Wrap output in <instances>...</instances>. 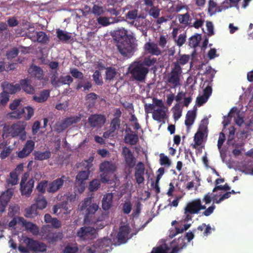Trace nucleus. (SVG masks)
<instances>
[{"instance_id": "nucleus-1", "label": "nucleus", "mask_w": 253, "mask_h": 253, "mask_svg": "<svg viewBox=\"0 0 253 253\" xmlns=\"http://www.w3.org/2000/svg\"><path fill=\"white\" fill-rule=\"evenodd\" d=\"M111 36L116 42V45L120 53L124 57H129L134 52L136 44L134 37L127 34V31L122 28L114 30Z\"/></svg>"}, {"instance_id": "nucleus-2", "label": "nucleus", "mask_w": 253, "mask_h": 253, "mask_svg": "<svg viewBox=\"0 0 253 253\" xmlns=\"http://www.w3.org/2000/svg\"><path fill=\"white\" fill-rule=\"evenodd\" d=\"M27 123L24 121H18L11 126H5L3 128L2 136L12 138L19 136L20 140L24 141L26 139L25 131Z\"/></svg>"}, {"instance_id": "nucleus-3", "label": "nucleus", "mask_w": 253, "mask_h": 253, "mask_svg": "<svg viewBox=\"0 0 253 253\" xmlns=\"http://www.w3.org/2000/svg\"><path fill=\"white\" fill-rule=\"evenodd\" d=\"M23 242L26 247L20 245L18 247V250L21 253H29L30 251L43 253L46 251L47 246L42 242L27 237L24 239Z\"/></svg>"}, {"instance_id": "nucleus-4", "label": "nucleus", "mask_w": 253, "mask_h": 253, "mask_svg": "<svg viewBox=\"0 0 253 253\" xmlns=\"http://www.w3.org/2000/svg\"><path fill=\"white\" fill-rule=\"evenodd\" d=\"M205 205L202 204L200 199H196L191 202H188L184 209L183 220L184 222H188L191 220L193 218V214H198L202 210L206 209Z\"/></svg>"}, {"instance_id": "nucleus-5", "label": "nucleus", "mask_w": 253, "mask_h": 253, "mask_svg": "<svg viewBox=\"0 0 253 253\" xmlns=\"http://www.w3.org/2000/svg\"><path fill=\"white\" fill-rule=\"evenodd\" d=\"M182 68L178 64H176L168 73L166 78V83L170 88H176L181 85L180 77Z\"/></svg>"}, {"instance_id": "nucleus-6", "label": "nucleus", "mask_w": 253, "mask_h": 253, "mask_svg": "<svg viewBox=\"0 0 253 253\" xmlns=\"http://www.w3.org/2000/svg\"><path fill=\"white\" fill-rule=\"evenodd\" d=\"M111 240L108 238L97 240L91 247L87 249V253H107L109 251Z\"/></svg>"}, {"instance_id": "nucleus-7", "label": "nucleus", "mask_w": 253, "mask_h": 253, "mask_svg": "<svg viewBox=\"0 0 253 253\" xmlns=\"http://www.w3.org/2000/svg\"><path fill=\"white\" fill-rule=\"evenodd\" d=\"M130 69V73L132 77L138 81H142L148 73V68L141 63L134 64Z\"/></svg>"}, {"instance_id": "nucleus-8", "label": "nucleus", "mask_w": 253, "mask_h": 253, "mask_svg": "<svg viewBox=\"0 0 253 253\" xmlns=\"http://www.w3.org/2000/svg\"><path fill=\"white\" fill-rule=\"evenodd\" d=\"M41 235L43 239L50 244L56 243L63 238L62 233L51 232V228L48 225L44 226L42 228Z\"/></svg>"}, {"instance_id": "nucleus-9", "label": "nucleus", "mask_w": 253, "mask_h": 253, "mask_svg": "<svg viewBox=\"0 0 253 253\" xmlns=\"http://www.w3.org/2000/svg\"><path fill=\"white\" fill-rule=\"evenodd\" d=\"M77 235L83 240H90L96 238L97 233L94 227L84 226L79 229Z\"/></svg>"}, {"instance_id": "nucleus-10", "label": "nucleus", "mask_w": 253, "mask_h": 253, "mask_svg": "<svg viewBox=\"0 0 253 253\" xmlns=\"http://www.w3.org/2000/svg\"><path fill=\"white\" fill-rule=\"evenodd\" d=\"M23 170V165L22 163L19 164L16 168L9 173V176L6 180L7 186H14L18 183L19 175Z\"/></svg>"}, {"instance_id": "nucleus-11", "label": "nucleus", "mask_w": 253, "mask_h": 253, "mask_svg": "<svg viewBox=\"0 0 253 253\" xmlns=\"http://www.w3.org/2000/svg\"><path fill=\"white\" fill-rule=\"evenodd\" d=\"M99 168L100 171L103 172V173L101 175V181L104 183L108 182L109 178L107 176V173L115 171V166L111 162L105 161L100 164Z\"/></svg>"}, {"instance_id": "nucleus-12", "label": "nucleus", "mask_w": 253, "mask_h": 253, "mask_svg": "<svg viewBox=\"0 0 253 253\" xmlns=\"http://www.w3.org/2000/svg\"><path fill=\"white\" fill-rule=\"evenodd\" d=\"M13 193L14 189L9 188L5 191L2 192L0 196V215L5 211V208L13 196Z\"/></svg>"}, {"instance_id": "nucleus-13", "label": "nucleus", "mask_w": 253, "mask_h": 253, "mask_svg": "<svg viewBox=\"0 0 253 253\" xmlns=\"http://www.w3.org/2000/svg\"><path fill=\"white\" fill-rule=\"evenodd\" d=\"M106 119L101 114H92L88 118V123L90 127H101L106 122Z\"/></svg>"}, {"instance_id": "nucleus-14", "label": "nucleus", "mask_w": 253, "mask_h": 253, "mask_svg": "<svg viewBox=\"0 0 253 253\" xmlns=\"http://www.w3.org/2000/svg\"><path fill=\"white\" fill-rule=\"evenodd\" d=\"M122 153L124 158L126 165L129 168H133L135 165L136 159L129 148L126 146L123 147Z\"/></svg>"}, {"instance_id": "nucleus-15", "label": "nucleus", "mask_w": 253, "mask_h": 253, "mask_svg": "<svg viewBox=\"0 0 253 253\" xmlns=\"http://www.w3.org/2000/svg\"><path fill=\"white\" fill-rule=\"evenodd\" d=\"M98 209L99 207L96 204H92L87 208L85 211L84 223L89 224L94 222V214Z\"/></svg>"}, {"instance_id": "nucleus-16", "label": "nucleus", "mask_w": 253, "mask_h": 253, "mask_svg": "<svg viewBox=\"0 0 253 253\" xmlns=\"http://www.w3.org/2000/svg\"><path fill=\"white\" fill-rule=\"evenodd\" d=\"M145 167L142 162H139L135 168L134 177L137 183L142 184L144 181Z\"/></svg>"}, {"instance_id": "nucleus-17", "label": "nucleus", "mask_w": 253, "mask_h": 253, "mask_svg": "<svg viewBox=\"0 0 253 253\" xmlns=\"http://www.w3.org/2000/svg\"><path fill=\"white\" fill-rule=\"evenodd\" d=\"M35 147V142L32 140H28L24 145L22 150L18 153V157L24 158L28 156L33 151Z\"/></svg>"}, {"instance_id": "nucleus-18", "label": "nucleus", "mask_w": 253, "mask_h": 253, "mask_svg": "<svg viewBox=\"0 0 253 253\" xmlns=\"http://www.w3.org/2000/svg\"><path fill=\"white\" fill-rule=\"evenodd\" d=\"M63 178H65L64 176H63L61 178H57L49 183L47 189V192L54 193L60 189L64 184V180L63 179Z\"/></svg>"}, {"instance_id": "nucleus-19", "label": "nucleus", "mask_w": 253, "mask_h": 253, "mask_svg": "<svg viewBox=\"0 0 253 253\" xmlns=\"http://www.w3.org/2000/svg\"><path fill=\"white\" fill-rule=\"evenodd\" d=\"M34 183V180L31 178L26 184H21L20 191L22 195L25 196L26 197H29L32 192Z\"/></svg>"}, {"instance_id": "nucleus-20", "label": "nucleus", "mask_w": 253, "mask_h": 253, "mask_svg": "<svg viewBox=\"0 0 253 253\" xmlns=\"http://www.w3.org/2000/svg\"><path fill=\"white\" fill-rule=\"evenodd\" d=\"M145 50L152 55L158 56L162 54V51L157 44L154 42H147L144 46Z\"/></svg>"}, {"instance_id": "nucleus-21", "label": "nucleus", "mask_w": 253, "mask_h": 253, "mask_svg": "<svg viewBox=\"0 0 253 253\" xmlns=\"http://www.w3.org/2000/svg\"><path fill=\"white\" fill-rule=\"evenodd\" d=\"M28 73L31 76L35 77L39 80L43 79V71L42 69L36 65H32L28 69Z\"/></svg>"}, {"instance_id": "nucleus-22", "label": "nucleus", "mask_w": 253, "mask_h": 253, "mask_svg": "<svg viewBox=\"0 0 253 253\" xmlns=\"http://www.w3.org/2000/svg\"><path fill=\"white\" fill-rule=\"evenodd\" d=\"M129 232V227L127 226H121L117 234L118 241L122 244L125 243L127 241Z\"/></svg>"}, {"instance_id": "nucleus-23", "label": "nucleus", "mask_w": 253, "mask_h": 253, "mask_svg": "<svg viewBox=\"0 0 253 253\" xmlns=\"http://www.w3.org/2000/svg\"><path fill=\"white\" fill-rule=\"evenodd\" d=\"M113 195L112 193L105 194L102 200V208L104 211L110 210L113 206Z\"/></svg>"}, {"instance_id": "nucleus-24", "label": "nucleus", "mask_w": 253, "mask_h": 253, "mask_svg": "<svg viewBox=\"0 0 253 253\" xmlns=\"http://www.w3.org/2000/svg\"><path fill=\"white\" fill-rule=\"evenodd\" d=\"M106 11V7L99 3L94 4L90 9L91 13L93 14L96 18L104 15Z\"/></svg>"}, {"instance_id": "nucleus-25", "label": "nucleus", "mask_w": 253, "mask_h": 253, "mask_svg": "<svg viewBox=\"0 0 253 253\" xmlns=\"http://www.w3.org/2000/svg\"><path fill=\"white\" fill-rule=\"evenodd\" d=\"M56 34L59 41L62 42H68L69 41H73V38L71 36V34L67 32L64 31L60 29H57L56 30Z\"/></svg>"}, {"instance_id": "nucleus-26", "label": "nucleus", "mask_w": 253, "mask_h": 253, "mask_svg": "<svg viewBox=\"0 0 253 253\" xmlns=\"http://www.w3.org/2000/svg\"><path fill=\"white\" fill-rule=\"evenodd\" d=\"M174 246L170 253H177L186 246L185 237L183 236L180 237L176 240H174Z\"/></svg>"}, {"instance_id": "nucleus-27", "label": "nucleus", "mask_w": 253, "mask_h": 253, "mask_svg": "<svg viewBox=\"0 0 253 253\" xmlns=\"http://www.w3.org/2000/svg\"><path fill=\"white\" fill-rule=\"evenodd\" d=\"M20 87L26 93L33 94L35 92L34 87L31 84L30 81L28 79H22L20 81Z\"/></svg>"}, {"instance_id": "nucleus-28", "label": "nucleus", "mask_w": 253, "mask_h": 253, "mask_svg": "<svg viewBox=\"0 0 253 253\" xmlns=\"http://www.w3.org/2000/svg\"><path fill=\"white\" fill-rule=\"evenodd\" d=\"M3 91L8 94H13L21 90L20 84H16L13 85L12 84L5 83L2 85Z\"/></svg>"}, {"instance_id": "nucleus-29", "label": "nucleus", "mask_w": 253, "mask_h": 253, "mask_svg": "<svg viewBox=\"0 0 253 253\" xmlns=\"http://www.w3.org/2000/svg\"><path fill=\"white\" fill-rule=\"evenodd\" d=\"M34 159L36 161H43L49 159L51 156V153L49 150L44 152L35 151L33 153Z\"/></svg>"}, {"instance_id": "nucleus-30", "label": "nucleus", "mask_w": 253, "mask_h": 253, "mask_svg": "<svg viewBox=\"0 0 253 253\" xmlns=\"http://www.w3.org/2000/svg\"><path fill=\"white\" fill-rule=\"evenodd\" d=\"M178 21L180 24H183L186 26L192 27L191 21L192 18L188 12L183 14L178 15Z\"/></svg>"}, {"instance_id": "nucleus-31", "label": "nucleus", "mask_w": 253, "mask_h": 253, "mask_svg": "<svg viewBox=\"0 0 253 253\" xmlns=\"http://www.w3.org/2000/svg\"><path fill=\"white\" fill-rule=\"evenodd\" d=\"M25 113L24 108H19L13 112L8 113L7 114V117L10 119H19L21 118Z\"/></svg>"}, {"instance_id": "nucleus-32", "label": "nucleus", "mask_w": 253, "mask_h": 253, "mask_svg": "<svg viewBox=\"0 0 253 253\" xmlns=\"http://www.w3.org/2000/svg\"><path fill=\"white\" fill-rule=\"evenodd\" d=\"M49 96V91L48 90H43L41 91L39 96L34 95L33 99L38 103H42L46 101Z\"/></svg>"}, {"instance_id": "nucleus-33", "label": "nucleus", "mask_w": 253, "mask_h": 253, "mask_svg": "<svg viewBox=\"0 0 253 253\" xmlns=\"http://www.w3.org/2000/svg\"><path fill=\"white\" fill-rule=\"evenodd\" d=\"M82 116V114H79L78 116L67 117L65 118L63 122L65 124V126H67V127L68 128L72 125L79 122L81 121Z\"/></svg>"}, {"instance_id": "nucleus-34", "label": "nucleus", "mask_w": 253, "mask_h": 253, "mask_svg": "<svg viewBox=\"0 0 253 253\" xmlns=\"http://www.w3.org/2000/svg\"><path fill=\"white\" fill-rule=\"evenodd\" d=\"M138 140V135L136 133H127L125 137V142L131 145L136 144Z\"/></svg>"}, {"instance_id": "nucleus-35", "label": "nucleus", "mask_w": 253, "mask_h": 253, "mask_svg": "<svg viewBox=\"0 0 253 253\" xmlns=\"http://www.w3.org/2000/svg\"><path fill=\"white\" fill-rule=\"evenodd\" d=\"M196 118L195 111H188L186 115V119L185 120V125L187 126H190L194 123Z\"/></svg>"}, {"instance_id": "nucleus-36", "label": "nucleus", "mask_w": 253, "mask_h": 253, "mask_svg": "<svg viewBox=\"0 0 253 253\" xmlns=\"http://www.w3.org/2000/svg\"><path fill=\"white\" fill-rule=\"evenodd\" d=\"M204 133L201 131L197 132L195 136H194V144L192 145V147L193 148L197 149L198 148V146L201 145L203 138H204Z\"/></svg>"}, {"instance_id": "nucleus-37", "label": "nucleus", "mask_w": 253, "mask_h": 253, "mask_svg": "<svg viewBox=\"0 0 253 253\" xmlns=\"http://www.w3.org/2000/svg\"><path fill=\"white\" fill-rule=\"evenodd\" d=\"M90 170H82L80 171L76 176V181L77 182L83 183V181L87 179L90 174Z\"/></svg>"}, {"instance_id": "nucleus-38", "label": "nucleus", "mask_w": 253, "mask_h": 253, "mask_svg": "<svg viewBox=\"0 0 253 253\" xmlns=\"http://www.w3.org/2000/svg\"><path fill=\"white\" fill-rule=\"evenodd\" d=\"M49 41V38L46 33L43 31L38 32L35 42L41 43H46Z\"/></svg>"}, {"instance_id": "nucleus-39", "label": "nucleus", "mask_w": 253, "mask_h": 253, "mask_svg": "<svg viewBox=\"0 0 253 253\" xmlns=\"http://www.w3.org/2000/svg\"><path fill=\"white\" fill-rule=\"evenodd\" d=\"M165 116V112L162 109L154 110L152 114L153 119L159 122H161L162 119H164Z\"/></svg>"}, {"instance_id": "nucleus-40", "label": "nucleus", "mask_w": 253, "mask_h": 253, "mask_svg": "<svg viewBox=\"0 0 253 253\" xmlns=\"http://www.w3.org/2000/svg\"><path fill=\"white\" fill-rule=\"evenodd\" d=\"M73 82V79L70 76H61L56 86H59L62 84H70Z\"/></svg>"}, {"instance_id": "nucleus-41", "label": "nucleus", "mask_w": 253, "mask_h": 253, "mask_svg": "<svg viewBox=\"0 0 253 253\" xmlns=\"http://www.w3.org/2000/svg\"><path fill=\"white\" fill-rule=\"evenodd\" d=\"M37 214V208L35 205H32L25 210V216L27 218L34 217Z\"/></svg>"}, {"instance_id": "nucleus-42", "label": "nucleus", "mask_w": 253, "mask_h": 253, "mask_svg": "<svg viewBox=\"0 0 253 253\" xmlns=\"http://www.w3.org/2000/svg\"><path fill=\"white\" fill-rule=\"evenodd\" d=\"M36 202L37 209L43 210L45 209L47 206V201L45 198L42 195H39Z\"/></svg>"}, {"instance_id": "nucleus-43", "label": "nucleus", "mask_w": 253, "mask_h": 253, "mask_svg": "<svg viewBox=\"0 0 253 253\" xmlns=\"http://www.w3.org/2000/svg\"><path fill=\"white\" fill-rule=\"evenodd\" d=\"M201 40L200 35H195L189 39V45L191 47L195 48L198 45Z\"/></svg>"}, {"instance_id": "nucleus-44", "label": "nucleus", "mask_w": 253, "mask_h": 253, "mask_svg": "<svg viewBox=\"0 0 253 253\" xmlns=\"http://www.w3.org/2000/svg\"><path fill=\"white\" fill-rule=\"evenodd\" d=\"M197 230H199L200 231H203L204 230L203 232V235L205 236H207L209 234H210L211 232V228L210 224L206 225L205 223H202L201 225H199L197 228ZM196 229H194L193 232H196Z\"/></svg>"}, {"instance_id": "nucleus-45", "label": "nucleus", "mask_w": 253, "mask_h": 253, "mask_svg": "<svg viewBox=\"0 0 253 253\" xmlns=\"http://www.w3.org/2000/svg\"><path fill=\"white\" fill-rule=\"evenodd\" d=\"M23 224L26 229L31 231L33 234L37 235L39 233V228L35 224L31 222H25Z\"/></svg>"}, {"instance_id": "nucleus-46", "label": "nucleus", "mask_w": 253, "mask_h": 253, "mask_svg": "<svg viewBox=\"0 0 253 253\" xmlns=\"http://www.w3.org/2000/svg\"><path fill=\"white\" fill-rule=\"evenodd\" d=\"M37 33L38 32L35 31L34 27L30 26L28 31L25 32V35L26 37L30 39L32 42H35Z\"/></svg>"}, {"instance_id": "nucleus-47", "label": "nucleus", "mask_w": 253, "mask_h": 253, "mask_svg": "<svg viewBox=\"0 0 253 253\" xmlns=\"http://www.w3.org/2000/svg\"><path fill=\"white\" fill-rule=\"evenodd\" d=\"M117 74L116 69L113 67H108L106 71V80L111 81L114 79Z\"/></svg>"}, {"instance_id": "nucleus-48", "label": "nucleus", "mask_w": 253, "mask_h": 253, "mask_svg": "<svg viewBox=\"0 0 253 253\" xmlns=\"http://www.w3.org/2000/svg\"><path fill=\"white\" fill-rule=\"evenodd\" d=\"M110 19V18L103 16V15L96 18V21L99 25L103 27H106L109 26L112 23V22L109 21Z\"/></svg>"}, {"instance_id": "nucleus-49", "label": "nucleus", "mask_w": 253, "mask_h": 253, "mask_svg": "<svg viewBox=\"0 0 253 253\" xmlns=\"http://www.w3.org/2000/svg\"><path fill=\"white\" fill-rule=\"evenodd\" d=\"M160 164L161 166L169 167L171 165V161L167 156L162 153L160 155Z\"/></svg>"}, {"instance_id": "nucleus-50", "label": "nucleus", "mask_w": 253, "mask_h": 253, "mask_svg": "<svg viewBox=\"0 0 253 253\" xmlns=\"http://www.w3.org/2000/svg\"><path fill=\"white\" fill-rule=\"evenodd\" d=\"M100 186V182L98 179H93L90 182L89 184V190L91 192L97 190Z\"/></svg>"}, {"instance_id": "nucleus-51", "label": "nucleus", "mask_w": 253, "mask_h": 253, "mask_svg": "<svg viewBox=\"0 0 253 253\" xmlns=\"http://www.w3.org/2000/svg\"><path fill=\"white\" fill-rule=\"evenodd\" d=\"M120 119L118 117H115L111 121L110 124V129L113 131H115L116 129L120 127Z\"/></svg>"}, {"instance_id": "nucleus-52", "label": "nucleus", "mask_w": 253, "mask_h": 253, "mask_svg": "<svg viewBox=\"0 0 253 253\" xmlns=\"http://www.w3.org/2000/svg\"><path fill=\"white\" fill-rule=\"evenodd\" d=\"M190 56L189 55L184 54L180 57L178 61L173 63L174 66L176 64H178L179 66L180 65H184L187 63L189 60Z\"/></svg>"}, {"instance_id": "nucleus-53", "label": "nucleus", "mask_w": 253, "mask_h": 253, "mask_svg": "<svg viewBox=\"0 0 253 253\" xmlns=\"http://www.w3.org/2000/svg\"><path fill=\"white\" fill-rule=\"evenodd\" d=\"M216 3L213 0H210L209 1L208 12L211 15L214 14L217 12L216 7Z\"/></svg>"}, {"instance_id": "nucleus-54", "label": "nucleus", "mask_w": 253, "mask_h": 253, "mask_svg": "<svg viewBox=\"0 0 253 253\" xmlns=\"http://www.w3.org/2000/svg\"><path fill=\"white\" fill-rule=\"evenodd\" d=\"M70 73L75 79L83 80L84 79V74L82 72L79 71L77 68H73L70 70Z\"/></svg>"}, {"instance_id": "nucleus-55", "label": "nucleus", "mask_w": 253, "mask_h": 253, "mask_svg": "<svg viewBox=\"0 0 253 253\" xmlns=\"http://www.w3.org/2000/svg\"><path fill=\"white\" fill-rule=\"evenodd\" d=\"M100 72L98 70H96L92 75V78L95 84L99 85H102L103 83L102 80L100 79Z\"/></svg>"}, {"instance_id": "nucleus-56", "label": "nucleus", "mask_w": 253, "mask_h": 253, "mask_svg": "<svg viewBox=\"0 0 253 253\" xmlns=\"http://www.w3.org/2000/svg\"><path fill=\"white\" fill-rule=\"evenodd\" d=\"M132 210V205L130 201L125 202L122 205V211L126 214H129Z\"/></svg>"}, {"instance_id": "nucleus-57", "label": "nucleus", "mask_w": 253, "mask_h": 253, "mask_svg": "<svg viewBox=\"0 0 253 253\" xmlns=\"http://www.w3.org/2000/svg\"><path fill=\"white\" fill-rule=\"evenodd\" d=\"M47 181L42 180L38 183L37 186V189L39 192L43 194L45 192V188L47 186Z\"/></svg>"}, {"instance_id": "nucleus-58", "label": "nucleus", "mask_w": 253, "mask_h": 253, "mask_svg": "<svg viewBox=\"0 0 253 253\" xmlns=\"http://www.w3.org/2000/svg\"><path fill=\"white\" fill-rule=\"evenodd\" d=\"M58 73L57 70L52 71L51 73V77L50 79L51 84L54 86H56L57 84V83L59 81V78L58 77Z\"/></svg>"}, {"instance_id": "nucleus-59", "label": "nucleus", "mask_w": 253, "mask_h": 253, "mask_svg": "<svg viewBox=\"0 0 253 253\" xmlns=\"http://www.w3.org/2000/svg\"><path fill=\"white\" fill-rule=\"evenodd\" d=\"M19 53L18 49L16 48H13L11 50H9L6 53V57L8 59H12L16 57Z\"/></svg>"}, {"instance_id": "nucleus-60", "label": "nucleus", "mask_w": 253, "mask_h": 253, "mask_svg": "<svg viewBox=\"0 0 253 253\" xmlns=\"http://www.w3.org/2000/svg\"><path fill=\"white\" fill-rule=\"evenodd\" d=\"M91 204V199L87 198L84 199V201L82 202L79 205V209L81 211L86 210L87 207H88Z\"/></svg>"}, {"instance_id": "nucleus-61", "label": "nucleus", "mask_w": 253, "mask_h": 253, "mask_svg": "<svg viewBox=\"0 0 253 253\" xmlns=\"http://www.w3.org/2000/svg\"><path fill=\"white\" fill-rule=\"evenodd\" d=\"M200 181L201 179L198 177L197 176H196L195 177V181L196 182H194L193 181L189 182L187 183L186 185V189L188 190H190L192 188H193L194 186V184H195L196 187L197 188L198 187L200 186Z\"/></svg>"}, {"instance_id": "nucleus-62", "label": "nucleus", "mask_w": 253, "mask_h": 253, "mask_svg": "<svg viewBox=\"0 0 253 253\" xmlns=\"http://www.w3.org/2000/svg\"><path fill=\"white\" fill-rule=\"evenodd\" d=\"M89 224H93V227H94L97 231L99 229H102L105 226V224L103 221L99 219L95 220L94 219V222L92 223H90Z\"/></svg>"}, {"instance_id": "nucleus-63", "label": "nucleus", "mask_w": 253, "mask_h": 253, "mask_svg": "<svg viewBox=\"0 0 253 253\" xmlns=\"http://www.w3.org/2000/svg\"><path fill=\"white\" fill-rule=\"evenodd\" d=\"M160 13V10L155 6L151 7L149 11V15L155 19H157L159 17Z\"/></svg>"}, {"instance_id": "nucleus-64", "label": "nucleus", "mask_w": 253, "mask_h": 253, "mask_svg": "<svg viewBox=\"0 0 253 253\" xmlns=\"http://www.w3.org/2000/svg\"><path fill=\"white\" fill-rule=\"evenodd\" d=\"M9 101L8 93L3 91L0 95V104L2 105H5Z\"/></svg>"}]
</instances>
